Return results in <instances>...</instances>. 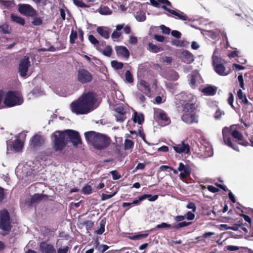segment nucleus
Returning a JSON list of instances; mask_svg holds the SVG:
<instances>
[{
  "label": "nucleus",
  "mask_w": 253,
  "mask_h": 253,
  "mask_svg": "<svg viewBox=\"0 0 253 253\" xmlns=\"http://www.w3.org/2000/svg\"><path fill=\"white\" fill-rule=\"evenodd\" d=\"M100 52H101L105 56L110 57L111 55L112 49L110 46L108 45L103 49L101 50L100 48Z\"/></svg>",
  "instance_id": "36"
},
{
  "label": "nucleus",
  "mask_w": 253,
  "mask_h": 253,
  "mask_svg": "<svg viewBox=\"0 0 253 253\" xmlns=\"http://www.w3.org/2000/svg\"><path fill=\"white\" fill-rule=\"evenodd\" d=\"M228 102L229 104L231 106L232 108H234V106L233 105L234 102V96L232 93L229 94V98L228 99Z\"/></svg>",
  "instance_id": "52"
},
{
  "label": "nucleus",
  "mask_w": 253,
  "mask_h": 253,
  "mask_svg": "<svg viewBox=\"0 0 253 253\" xmlns=\"http://www.w3.org/2000/svg\"><path fill=\"white\" fill-rule=\"evenodd\" d=\"M154 116L158 121H161V123L164 126L168 125L170 123L169 118L168 117L167 114L161 109H155Z\"/></svg>",
  "instance_id": "12"
},
{
  "label": "nucleus",
  "mask_w": 253,
  "mask_h": 253,
  "mask_svg": "<svg viewBox=\"0 0 253 253\" xmlns=\"http://www.w3.org/2000/svg\"><path fill=\"white\" fill-rule=\"evenodd\" d=\"M224 115L223 111L217 110L214 114V117L216 119H220L222 115Z\"/></svg>",
  "instance_id": "55"
},
{
  "label": "nucleus",
  "mask_w": 253,
  "mask_h": 253,
  "mask_svg": "<svg viewBox=\"0 0 253 253\" xmlns=\"http://www.w3.org/2000/svg\"><path fill=\"white\" fill-rule=\"evenodd\" d=\"M160 29L162 30V32L165 34H169L170 33V29L165 25H161Z\"/></svg>",
  "instance_id": "58"
},
{
  "label": "nucleus",
  "mask_w": 253,
  "mask_h": 253,
  "mask_svg": "<svg viewBox=\"0 0 253 253\" xmlns=\"http://www.w3.org/2000/svg\"><path fill=\"white\" fill-rule=\"evenodd\" d=\"M171 35L176 38H180L181 36V34L178 31L173 30L171 32Z\"/></svg>",
  "instance_id": "62"
},
{
  "label": "nucleus",
  "mask_w": 253,
  "mask_h": 253,
  "mask_svg": "<svg viewBox=\"0 0 253 253\" xmlns=\"http://www.w3.org/2000/svg\"><path fill=\"white\" fill-rule=\"evenodd\" d=\"M84 136L86 140L97 149H104L110 144V140L108 138L94 131L84 133Z\"/></svg>",
  "instance_id": "4"
},
{
  "label": "nucleus",
  "mask_w": 253,
  "mask_h": 253,
  "mask_svg": "<svg viewBox=\"0 0 253 253\" xmlns=\"http://www.w3.org/2000/svg\"><path fill=\"white\" fill-rule=\"evenodd\" d=\"M222 137L224 144L235 150L239 151L236 142L243 146H247L248 142L244 140L242 134L236 129V126L224 127L222 129Z\"/></svg>",
  "instance_id": "3"
},
{
  "label": "nucleus",
  "mask_w": 253,
  "mask_h": 253,
  "mask_svg": "<svg viewBox=\"0 0 253 253\" xmlns=\"http://www.w3.org/2000/svg\"><path fill=\"white\" fill-rule=\"evenodd\" d=\"M186 207L188 209H192L193 212L196 211V207L195 205L193 203H190L188 204L186 206Z\"/></svg>",
  "instance_id": "63"
},
{
  "label": "nucleus",
  "mask_w": 253,
  "mask_h": 253,
  "mask_svg": "<svg viewBox=\"0 0 253 253\" xmlns=\"http://www.w3.org/2000/svg\"><path fill=\"white\" fill-rule=\"evenodd\" d=\"M129 42L133 44H136L137 42V38L133 35H130L129 36Z\"/></svg>",
  "instance_id": "59"
},
{
  "label": "nucleus",
  "mask_w": 253,
  "mask_h": 253,
  "mask_svg": "<svg viewBox=\"0 0 253 253\" xmlns=\"http://www.w3.org/2000/svg\"><path fill=\"white\" fill-rule=\"evenodd\" d=\"M225 248L227 250L229 251H237L239 249V247L232 245L227 246Z\"/></svg>",
  "instance_id": "60"
},
{
  "label": "nucleus",
  "mask_w": 253,
  "mask_h": 253,
  "mask_svg": "<svg viewBox=\"0 0 253 253\" xmlns=\"http://www.w3.org/2000/svg\"><path fill=\"white\" fill-rule=\"evenodd\" d=\"M183 103V113L181 116L182 120L186 124H192L198 122L197 116L193 112L195 109V105L192 100H184Z\"/></svg>",
  "instance_id": "5"
},
{
  "label": "nucleus",
  "mask_w": 253,
  "mask_h": 253,
  "mask_svg": "<svg viewBox=\"0 0 253 253\" xmlns=\"http://www.w3.org/2000/svg\"><path fill=\"white\" fill-rule=\"evenodd\" d=\"M0 228L6 231L10 229L9 215L6 210L0 211Z\"/></svg>",
  "instance_id": "9"
},
{
  "label": "nucleus",
  "mask_w": 253,
  "mask_h": 253,
  "mask_svg": "<svg viewBox=\"0 0 253 253\" xmlns=\"http://www.w3.org/2000/svg\"><path fill=\"white\" fill-rule=\"evenodd\" d=\"M201 79V76L198 73H193L191 75L190 81V84L191 86L192 87H194L197 83H200Z\"/></svg>",
  "instance_id": "24"
},
{
  "label": "nucleus",
  "mask_w": 253,
  "mask_h": 253,
  "mask_svg": "<svg viewBox=\"0 0 253 253\" xmlns=\"http://www.w3.org/2000/svg\"><path fill=\"white\" fill-rule=\"evenodd\" d=\"M95 244L96 249H97L99 252L101 253H104L109 248V247L106 245H99V243L97 241L96 242Z\"/></svg>",
  "instance_id": "38"
},
{
  "label": "nucleus",
  "mask_w": 253,
  "mask_h": 253,
  "mask_svg": "<svg viewBox=\"0 0 253 253\" xmlns=\"http://www.w3.org/2000/svg\"><path fill=\"white\" fill-rule=\"evenodd\" d=\"M201 149L203 150L205 157H209L213 155L212 148L210 144H208L207 146H203L201 147Z\"/></svg>",
  "instance_id": "25"
},
{
  "label": "nucleus",
  "mask_w": 253,
  "mask_h": 253,
  "mask_svg": "<svg viewBox=\"0 0 253 253\" xmlns=\"http://www.w3.org/2000/svg\"><path fill=\"white\" fill-rule=\"evenodd\" d=\"M39 248L41 253H56V251L54 246L45 242L41 243Z\"/></svg>",
  "instance_id": "16"
},
{
  "label": "nucleus",
  "mask_w": 253,
  "mask_h": 253,
  "mask_svg": "<svg viewBox=\"0 0 253 253\" xmlns=\"http://www.w3.org/2000/svg\"><path fill=\"white\" fill-rule=\"evenodd\" d=\"M172 148L176 153L179 154H188L190 150L188 144L185 143L184 141L173 144Z\"/></svg>",
  "instance_id": "14"
},
{
  "label": "nucleus",
  "mask_w": 253,
  "mask_h": 253,
  "mask_svg": "<svg viewBox=\"0 0 253 253\" xmlns=\"http://www.w3.org/2000/svg\"><path fill=\"white\" fill-rule=\"evenodd\" d=\"M172 45L176 46H185L186 45L184 41L181 40H174L171 42Z\"/></svg>",
  "instance_id": "44"
},
{
  "label": "nucleus",
  "mask_w": 253,
  "mask_h": 253,
  "mask_svg": "<svg viewBox=\"0 0 253 253\" xmlns=\"http://www.w3.org/2000/svg\"><path fill=\"white\" fill-rule=\"evenodd\" d=\"M116 194V192H114L112 194H106L105 193H102L101 194V200L102 201H105L106 200H108L112 197H113Z\"/></svg>",
  "instance_id": "46"
},
{
  "label": "nucleus",
  "mask_w": 253,
  "mask_h": 253,
  "mask_svg": "<svg viewBox=\"0 0 253 253\" xmlns=\"http://www.w3.org/2000/svg\"><path fill=\"white\" fill-rule=\"evenodd\" d=\"M32 23L35 26H40L42 24V20L40 17H35Z\"/></svg>",
  "instance_id": "47"
},
{
  "label": "nucleus",
  "mask_w": 253,
  "mask_h": 253,
  "mask_svg": "<svg viewBox=\"0 0 253 253\" xmlns=\"http://www.w3.org/2000/svg\"><path fill=\"white\" fill-rule=\"evenodd\" d=\"M88 40L89 41L93 44H94L96 47L97 50H100V47L99 46V42L94 37V36L92 35H90L88 36Z\"/></svg>",
  "instance_id": "34"
},
{
  "label": "nucleus",
  "mask_w": 253,
  "mask_h": 253,
  "mask_svg": "<svg viewBox=\"0 0 253 253\" xmlns=\"http://www.w3.org/2000/svg\"><path fill=\"white\" fill-rule=\"evenodd\" d=\"M51 139L53 148L55 151L62 150L68 141H71L74 145L81 143L79 132L72 129L56 131L52 134Z\"/></svg>",
  "instance_id": "1"
},
{
  "label": "nucleus",
  "mask_w": 253,
  "mask_h": 253,
  "mask_svg": "<svg viewBox=\"0 0 253 253\" xmlns=\"http://www.w3.org/2000/svg\"><path fill=\"white\" fill-rule=\"evenodd\" d=\"M95 100V94L93 92L84 93L70 104V109L77 115L86 114L94 109L93 105Z\"/></svg>",
  "instance_id": "2"
},
{
  "label": "nucleus",
  "mask_w": 253,
  "mask_h": 253,
  "mask_svg": "<svg viewBox=\"0 0 253 253\" xmlns=\"http://www.w3.org/2000/svg\"><path fill=\"white\" fill-rule=\"evenodd\" d=\"M158 196L157 195L152 196L151 194H144L140 196L138 200H134L132 203H130L131 205H139L140 202L143 201L146 199H148L149 201H155L158 199Z\"/></svg>",
  "instance_id": "19"
},
{
  "label": "nucleus",
  "mask_w": 253,
  "mask_h": 253,
  "mask_svg": "<svg viewBox=\"0 0 253 253\" xmlns=\"http://www.w3.org/2000/svg\"><path fill=\"white\" fill-rule=\"evenodd\" d=\"M179 58L184 63L190 64L194 61L193 54L188 50L182 51L179 55Z\"/></svg>",
  "instance_id": "18"
},
{
  "label": "nucleus",
  "mask_w": 253,
  "mask_h": 253,
  "mask_svg": "<svg viewBox=\"0 0 253 253\" xmlns=\"http://www.w3.org/2000/svg\"><path fill=\"white\" fill-rule=\"evenodd\" d=\"M74 3L79 7H86L87 5L81 0H73Z\"/></svg>",
  "instance_id": "45"
},
{
  "label": "nucleus",
  "mask_w": 253,
  "mask_h": 253,
  "mask_svg": "<svg viewBox=\"0 0 253 253\" xmlns=\"http://www.w3.org/2000/svg\"><path fill=\"white\" fill-rule=\"evenodd\" d=\"M133 121L135 123L141 124L144 121V116L142 113H137L135 112L133 116Z\"/></svg>",
  "instance_id": "30"
},
{
  "label": "nucleus",
  "mask_w": 253,
  "mask_h": 253,
  "mask_svg": "<svg viewBox=\"0 0 253 253\" xmlns=\"http://www.w3.org/2000/svg\"><path fill=\"white\" fill-rule=\"evenodd\" d=\"M92 79V74L87 70L80 69L77 72V79L82 84L90 82Z\"/></svg>",
  "instance_id": "8"
},
{
  "label": "nucleus",
  "mask_w": 253,
  "mask_h": 253,
  "mask_svg": "<svg viewBox=\"0 0 253 253\" xmlns=\"http://www.w3.org/2000/svg\"><path fill=\"white\" fill-rule=\"evenodd\" d=\"M42 199V195L41 194H37L33 195L31 198V203L34 204L40 201Z\"/></svg>",
  "instance_id": "41"
},
{
  "label": "nucleus",
  "mask_w": 253,
  "mask_h": 253,
  "mask_svg": "<svg viewBox=\"0 0 253 253\" xmlns=\"http://www.w3.org/2000/svg\"><path fill=\"white\" fill-rule=\"evenodd\" d=\"M30 66L29 57L25 56L19 61L18 72L21 76L26 77L27 76L28 70Z\"/></svg>",
  "instance_id": "10"
},
{
  "label": "nucleus",
  "mask_w": 253,
  "mask_h": 253,
  "mask_svg": "<svg viewBox=\"0 0 253 253\" xmlns=\"http://www.w3.org/2000/svg\"><path fill=\"white\" fill-rule=\"evenodd\" d=\"M172 225L163 222L161 224H158L156 226L157 228H172Z\"/></svg>",
  "instance_id": "48"
},
{
  "label": "nucleus",
  "mask_w": 253,
  "mask_h": 253,
  "mask_svg": "<svg viewBox=\"0 0 253 253\" xmlns=\"http://www.w3.org/2000/svg\"><path fill=\"white\" fill-rule=\"evenodd\" d=\"M216 88L213 86H208L204 87L202 92L207 95H213L215 94Z\"/></svg>",
  "instance_id": "26"
},
{
  "label": "nucleus",
  "mask_w": 253,
  "mask_h": 253,
  "mask_svg": "<svg viewBox=\"0 0 253 253\" xmlns=\"http://www.w3.org/2000/svg\"><path fill=\"white\" fill-rule=\"evenodd\" d=\"M4 3V5L7 8H9L10 7L13 6L14 5V1L13 0H9V1H1Z\"/></svg>",
  "instance_id": "54"
},
{
  "label": "nucleus",
  "mask_w": 253,
  "mask_h": 253,
  "mask_svg": "<svg viewBox=\"0 0 253 253\" xmlns=\"http://www.w3.org/2000/svg\"><path fill=\"white\" fill-rule=\"evenodd\" d=\"M91 190L90 186L86 185L83 188L82 191L84 194H90L91 192Z\"/></svg>",
  "instance_id": "57"
},
{
  "label": "nucleus",
  "mask_w": 253,
  "mask_h": 253,
  "mask_svg": "<svg viewBox=\"0 0 253 253\" xmlns=\"http://www.w3.org/2000/svg\"><path fill=\"white\" fill-rule=\"evenodd\" d=\"M115 118L116 119V121L119 122H124L126 119V116L125 114H121V113H116L115 115Z\"/></svg>",
  "instance_id": "43"
},
{
  "label": "nucleus",
  "mask_w": 253,
  "mask_h": 253,
  "mask_svg": "<svg viewBox=\"0 0 253 253\" xmlns=\"http://www.w3.org/2000/svg\"><path fill=\"white\" fill-rule=\"evenodd\" d=\"M191 222H187L186 221H183L179 223H175L172 225V228L178 229L183 227L187 226L191 224Z\"/></svg>",
  "instance_id": "35"
},
{
  "label": "nucleus",
  "mask_w": 253,
  "mask_h": 253,
  "mask_svg": "<svg viewBox=\"0 0 253 253\" xmlns=\"http://www.w3.org/2000/svg\"><path fill=\"white\" fill-rule=\"evenodd\" d=\"M110 173L112 174L113 179L114 180H118L121 178V175L116 170L111 171Z\"/></svg>",
  "instance_id": "53"
},
{
  "label": "nucleus",
  "mask_w": 253,
  "mask_h": 253,
  "mask_svg": "<svg viewBox=\"0 0 253 253\" xmlns=\"http://www.w3.org/2000/svg\"><path fill=\"white\" fill-rule=\"evenodd\" d=\"M134 16L136 20L139 22H143L146 19L145 13L142 10H139L137 11L135 13Z\"/></svg>",
  "instance_id": "29"
},
{
  "label": "nucleus",
  "mask_w": 253,
  "mask_h": 253,
  "mask_svg": "<svg viewBox=\"0 0 253 253\" xmlns=\"http://www.w3.org/2000/svg\"><path fill=\"white\" fill-rule=\"evenodd\" d=\"M177 170L180 172V176L182 178L187 177L191 173L190 167L188 165H184L181 162L179 163Z\"/></svg>",
  "instance_id": "17"
},
{
  "label": "nucleus",
  "mask_w": 253,
  "mask_h": 253,
  "mask_svg": "<svg viewBox=\"0 0 253 253\" xmlns=\"http://www.w3.org/2000/svg\"><path fill=\"white\" fill-rule=\"evenodd\" d=\"M115 50L117 55L126 58L129 57V52L128 49L123 46H118L115 47Z\"/></svg>",
  "instance_id": "21"
},
{
  "label": "nucleus",
  "mask_w": 253,
  "mask_h": 253,
  "mask_svg": "<svg viewBox=\"0 0 253 253\" xmlns=\"http://www.w3.org/2000/svg\"><path fill=\"white\" fill-rule=\"evenodd\" d=\"M217 49L214 50L212 55V64L215 72L220 76H227L230 73L229 71H226L224 66V61L215 55Z\"/></svg>",
  "instance_id": "7"
},
{
  "label": "nucleus",
  "mask_w": 253,
  "mask_h": 253,
  "mask_svg": "<svg viewBox=\"0 0 253 253\" xmlns=\"http://www.w3.org/2000/svg\"><path fill=\"white\" fill-rule=\"evenodd\" d=\"M99 12L102 15H110L112 13L111 10L106 6H101L98 10Z\"/></svg>",
  "instance_id": "33"
},
{
  "label": "nucleus",
  "mask_w": 253,
  "mask_h": 253,
  "mask_svg": "<svg viewBox=\"0 0 253 253\" xmlns=\"http://www.w3.org/2000/svg\"><path fill=\"white\" fill-rule=\"evenodd\" d=\"M43 139L40 135H36L31 139V145L33 147L40 146L43 143Z\"/></svg>",
  "instance_id": "22"
},
{
  "label": "nucleus",
  "mask_w": 253,
  "mask_h": 253,
  "mask_svg": "<svg viewBox=\"0 0 253 253\" xmlns=\"http://www.w3.org/2000/svg\"><path fill=\"white\" fill-rule=\"evenodd\" d=\"M11 19L12 21L15 22L21 25H24L25 24V20L22 17L18 16L14 14H12L11 15Z\"/></svg>",
  "instance_id": "31"
},
{
  "label": "nucleus",
  "mask_w": 253,
  "mask_h": 253,
  "mask_svg": "<svg viewBox=\"0 0 253 253\" xmlns=\"http://www.w3.org/2000/svg\"><path fill=\"white\" fill-rule=\"evenodd\" d=\"M138 89L143 92L145 95L150 97L151 95L149 84L144 80H141L137 83Z\"/></svg>",
  "instance_id": "13"
},
{
  "label": "nucleus",
  "mask_w": 253,
  "mask_h": 253,
  "mask_svg": "<svg viewBox=\"0 0 253 253\" xmlns=\"http://www.w3.org/2000/svg\"><path fill=\"white\" fill-rule=\"evenodd\" d=\"M97 32L103 38L108 39L110 37L111 29L106 27H98L96 29Z\"/></svg>",
  "instance_id": "20"
},
{
  "label": "nucleus",
  "mask_w": 253,
  "mask_h": 253,
  "mask_svg": "<svg viewBox=\"0 0 253 253\" xmlns=\"http://www.w3.org/2000/svg\"><path fill=\"white\" fill-rule=\"evenodd\" d=\"M147 49L150 51L154 53H158L162 50L161 48L152 43H149Z\"/></svg>",
  "instance_id": "32"
},
{
  "label": "nucleus",
  "mask_w": 253,
  "mask_h": 253,
  "mask_svg": "<svg viewBox=\"0 0 253 253\" xmlns=\"http://www.w3.org/2000/svg\"><path fill=\"white\" fill-rule=\"evenodd\" d=\"M23 102V98L21 95L15 91H8L3 98V103L7 107L20 105Z\"/></svg>",
  "instance_id": "6"
},
{
  "label": "nucleus",
  "mask_w": 253,
  "mask_h": 253,
  "mask_svg": "<svg viewBox=\"0 0 253 253\" xmlns=\"http://www.w3.org/2000/svg\"><path fill=\"white\" fill-rule=\"evenodd\" d=\"M112 67L115 70L121 69L123 67V64L122 62H118L116 60L111 61Z\"/></svg>",
  "instance_id": "37"
},
{
  "label": "nucleus",
  "mask_w": 253,
  "mask_h": 253,
  "mask_svg": "<svg viewBox=\"0 0 253 253\" xmlns=\"http://www.w3.org/2000/svg\"><path fill=\"white\" fill-rule=\"evenodd\" d=\"M121 32L117 31V30H115L113 32V33L111 35V37L113 39L115 40V39H117L119 38L121 36Z\"/></svg>",
  "instance_id": "56"
},
{
  "label": "nucleus",
  "mask_w": 253,
  "mask_h": 253,
  "mask_svg": "<svg viewBox=\"0 0 253 253\" xmlns=\"http://www.w3.org/2000/svg\"><path fill=\"white\" fill-rule=\"evenodd\" d=\"M23 146V142L18 139H16L11 145V149L15 152L21 150Z\"/></svg>",
  "instance_id": "23"
},
{
  "label": "nucleus",
  "mask_w": 253,
  "mask_h": 253,
  "mask_svg": "<svg viewBox=\"0 0 253 253\" xmlns=\"http://www.w3.org/2000/svg\"><path fill=\"white\" fill-rule=\"evenodd\" d=\"M207 188L212 193H216L218 191V189L213 186L209 185Z\"/></svg>",
  "instance_id": "64"
},
{
  "label": "nucleus",
  "mask_w": 253,
  "mask_h": 253,
  "mask_svg": "<svg viewBox=\"0 0 253 253\" xmlns=\"http://www.w3.org/2000/svg\"><path fill=\"white\" fill-rule=\"evenodd\" d=\"M77 37V32L72 30L70 36V42L71 43H74L75 42V39Z\"/></svg>",
  "instance_id": "49"
},
{
  "label": "nucleus",
  "mask_w": 253,
  "mask_h": 253,
  "mask_svg": "<svg viewBox=\"0 0 253 253\" xmlns=\"http://www.w3.org/2000/svg\"><path fill=\"white\" fill-rule=\"evenodd\" d=\"M126 81L128 83H132L133 82V76L129 71H126L125 73Z\"/></svg>",
  "instance_id": "40"
},
{
  "label": "nucleus",
  "mask_w": 253,
  "mask_h": 253,
  "mask_svg": "<svg viewBox=\"0 0 253 253\" xmlns=\"http://www.w3.org/2000/svg\"><path fill=\"white\" fill-rule=\"evenodd\" d=\"M184 216H185V218L189 220H192L195 217V214L191 211L187 212Z\"/></svg>",
  "instance_id": "50"
},
{
  "label": "nucleus",
  "mask_w": 253,
  "mask_h": 253,
  "mask_svg": "<svg viewBox=\"0 0 253 253\" xmlns=\"http://www.w3.org/2000/svg\"><path fill=\"white\" fill-rule=\"evenodd\" d=\"M150 1L151 4L155 7H158L159 3L166 4L170 7H172L170 2H169L168 0H158V1L156 0H150Z\"/></svg>",
  "instance_id": "28"
},
{
  "label": "nucleus",
  "mask_w": 253,
  "mask_h": 253,
  "mask_svg": "<svg viewBox=\"0 0 253 253\" xmlns=\"http://www.w3.org/2000/svg\"><path fill=\"white\" fill-rule=\"evenodd\" d=\"M133 145L134 143L132 141L129 139H126L125 142V149H131L133 147Z\"/></svg>",
  "instance_id": "42"
},
{
  "label": "nucleus",
  "mask_w": 253,
  "mask_h": 253,
  "mask_svg": "<svg viewBox=\"0 0 253 253\" xmlns=\"http://www.w3.org/2000/svg\"><path fill=\"white\" fill-rule=\"evenodd\" d=\"M105 231L104 225L102 224H100V228L95 231V233L97 234L101 235Z\"/></svg>",
  "instance_id": "61"
},
{
  "label": "nucleus",
  "mask_w": 253,
  "mask_h": 253,
  "mask_svg": "<svg viewBox=\"0 0 253 253\" xmlns=\"http://www.w3.org/2000/svg\"><path fill=\"white\" fill-rule=\"evenodd\" d=\"M18 11L22 15L29 17L37 15L36 10L29 4H19Z\"/></svg>",
  "instance_id": "11"
},
{
  "label": "nucleus",
  "mask_w": 253,
  "mask_h": 253,
  "mask_svg": "<svg viewBox=\"0 0 253 253\" xmlns=\"http://www.w3.org/2000/svg\"><path fill=\"white\" fill-rule=\"evenodd\" d=\"M179 78L178 74L174 71H170L168 74V79L170 80H177Z\"/></svg>",
  "instance_id": "39"
},
{
  "label": "nucleus",
  "mask_w": 253,
  "mask_h": 253,
  "mask_svg": "<svg viewBox=\"0 0 253 253\" xmlns=\"http://www.w3.org/2000/svg\"><path fill=\"white\" fill-rule=\"evenodd\" d=\"M237 97L239 99L242 101V102L245 105H251L247 98V97L242 91L241 89H239L237 91Z\"/></svg>",
  "instance_id": "27"
},
{
  "label": "nucleus",
  "mask_w": 253,
  "mask_h": 253,
  "mask_svg": "<svg viewBox=\"0 0 253 253\" xmlns=\"http://www.w3.org/2000/svg\"><path fill=\"white\" fill-rule=\"evenodd\" d=\"M69 247L67 246L61 247L58 249L57 253H67Z\"/></svg>",
  "instance_id": "51"
},
{
  "label": "nucleus",
  "mask_w": 253,
  "mask_h": 253,
  "mask_svg": "<svg viewBox=\"0 0 253 253\" xmlns=\"http://www.w3.org/2000/svg\"><path fill=\"white\" fill-rule=\"evenodd\" d=\"M162 7L165 10L168 11L173 15L176 16L178 19L183 20V21H187L190 20L189 18L185 14L184 12H181L178 10H174L172 9H170V8L167 7L166 5H164L162 6Z\"/></svg>",
  "instance_id": "15"
}]
</instances>
